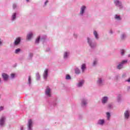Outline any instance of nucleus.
Segmentation results:
<instances>
[{"label":"nucleus","mask_w":130,"mask_h":130,"mask_svg":"<svg viewBox=\"0 0 130 130\" xmlns=\"http://www.w3.org/2000/svg\"><path fill=\"white\" fill-rule=\"evenodd\" d=\"M50 88L49 87L47 86L46 89L45 93L47 96H48V97H51V94H50Z\"/></svg>","instance_id":"obj_1"},{"label":"nucleus","mask_w":130,"mask_h":130,"mask_svg":"<svg viewBox=\"0 0 130 130\" xmlns=\"http://www.w3.org/2000/svg\"><path fill=\"white\" fill-rule=\"evenodd\" d=\"M127 62V60H123L121 62V63L119 64L118 66H117V68L119 70H120L121 69H122V66H123V64Z\"/></svg>","instance_id":"obj_2"},{"label":"nucleus","mask_w":130,"mask_h":130,"mask_svg":"<svg viewBox=\"0 0 130 130\" xmlns=\"http://www.w3.org/2000/svg\"><path fill=\"white\" fill-rule=\"evenodd\" d=\"M6 120V117H2L0 119V125L2 126L5 124V121Z\"/></svg>","instance_id":"obj_3"},{"label":"nucleus","mask_w":130,"mask_h":130,"mask_svg":"<svg viewBox=\"0 0 130 130\" xmlns=\"http://www.w3.org/2000/svg\"><path fill=\"white\" fill-rule=\"evenodd\" d=\"M2 77L3 78L4 80H5V81H8V79H9V76L7 75V74L6 73L2 74Z\"/></svg>","instance_id":"obj_4"},{"label":"nucleus","mask_w":130,"mask_h":130,"mask_svg":"<svg viewBox=\"0 0 130 130\" xmlns=\"http://www.w3.org/2000/svg\"><path fill=\"white\" fill-rule=\"evenodd\" d=\"M21 42V38H17L14 41V45H18Z\"/></svg>","instance_id":"obj_5"},{"label":"nucleus","mask_w":130,"mask_h":130,"mask_svg":"<svg viewBox=\"0 0 130 130\" xmlns=\"http://www.w3.org/2000/svg\"><path fill=\"white\" fill-rule=\"evenodd\" d=\"M47 77H48V70L46 69L44 73L43 77L44 79H46Z\"/></svg>","instance_id":"obj_6"},{"label":"nucleus","mask_w":130,"mask_h":130,"mask_svg":"<svg viewBox=\"0 0 130 130\" xmlns=\"http://www.w3.org/2000/svg\"><path fill=\"white\" fill-rule=\"evenodd\" d=\"M32 120L29 119L28 122V126L29 130H31V127H32Z\"/></svg>","instance_id":"obj_7"},{"label":"nucleus","mask_w":130,"mask_h":130,"mask_svg":"<svg viewBox=\"0 0 130 130\" xmlns=\"http://www.w3.org/2000/svg\"><path fill=\"white\" fill-rule=\"evenodd\" d=\"M32 36H33V34L32 32H30L27 35L26 39L27 40H30L31 38H32Z\"/></svg>","instance_id":"obj_8"},{"label":"nucleus","mask_w":130,"mask_h":130,"mask_svg":"<svg viewBox=\"0 0 130 130\" xmlns=\"http://www.w3.org/2000/svg\"><path fill=\"white\" fill-rule=\"evenodd\" d=\"M85 10H86V7L82 6L81 8V9L80 10V14L83 15L84 14V12L85 11Z\"/></svg>","instance_id":"obj_9"},{"label":"nucleus","mask_w":130,"mask_h":130,"mask_svg":"<svg viewBox=\"0 0 130 130\" xmlns=\"http://www.w3.org/2000/svg\"><path fill=\"white\" fill-rule=\"evenodd\" d=\"M125 118H128L129 116V112L128 111H126L124 113Z\"/></svg>","instance_id":"obj_10"},{"label":"nucleus","mask_w":130,"mask_h":130,"mask_svg":"<svg viewBox=\"0 0 130 130\" xmlns=\"http://www.w3.org/2000/svg\"><path fill=\"white\" fill-rule=\"evenodd\" d=\"M107 100H108V98H107V96H105L103 98L102 103L104 104L106 103V101H107Z\"/></svg>","instance_id":"obj_11"},{"label":"nucleus","mask_w":130,"mask_h":130,"mask_svg":"<svg viewBox=\"0 0 130 130\" xmlns=\"http://www.w3.org/2000/svg\"><path fill=\"white\" fill-rule=\"evenodd\" d=\"M114 3L115 4L116 6H121V3L118 0L115 1Z\"/></svg>","instance_id":"obj_12"},{"label":"nucleus","mask_w":130,"mask_h":130,"mask_svg":"<svg viewBox=\"0 0 130 130\" xmlns=\"http://www.w3.org/2000/svg\"><path fill=\"white\" fill-rule=\"evenodd\" d=\"M83 83H84V81L79 82L77 84L78 87H82V86H83Z\"/></svg>","instance_id":"obj_13"},{"label":"nucleus","mask_w":130,"mask_h":130,"mask_svg":"<svg viewBox=\"0 0 130 130\" xmlns=\"http://www.w3.org/2000/svg\"><path fill=\"white\" fill-rule=\"evenodd\" d=\"M81 69L83 72H84L85 70L86 69V64H83L81 67Z\"/></svg>","instance_id":"obj_14"},{"label":"nucleus","mask_w":130,"mask_h":130,"mask_svg":"<svg viewBox=\"0 0 130 130\" xmlns=\"http://www.w3.org/2000/svg\"><path fill=\"white\" fill-rule=\"evenodd\" d=\"M99 124H101V125H103L104 124V120H100L98 122Z\"/></svg>","instance_id":"obj_15"},{"label":"nucleus","mask_w":130,"mask_h":130,"mask_svg":"<svg viewBox=\"0 0 130 130\" xmlns=\"http://www.w3.org/2000/svg\"><path fill=\"white\" fill-rule=\"evenodd\" d=\"M87 42L88 43H89L90 46H91V47H93V45H92V44H91V41H90V39H89V38H87Z\"/></svg>","instance_id":"obj_16"},{"label":"nucleus","mask_w":130,"mask_h":130,"mask_svg":"<svg viewBox=\"0 0 130 130\" xmlns=\"http://www.w3.org/2000/svg\"><path fill=\"white\" fill-rule=\"evenodd\" d=\"M93 34L96 39H98V34L97 33V31H94L93 32Z\"/></svg>","instance_id":"obj_17"},{"label":"nucleus","mask_w":130,"mask_h":130,"mask_svg":"<svg viewBox=\"0 0 130 130\" xmlns=\"http://www.w3.org/2000/svg\"><path fill=\"white\" fill-rule=\"evenodd\" d=\"M68 56H69V53L66 52L64 53V58H67Z\"/></svg>","instance_id":"obj_18"},{"label":"nucleus","mask_w":130,"mask_h":130,"mask_svg":"<svg viewBox=\"0 0 130 130\" xmlns=\"http://www.w3.org/2000/svg\"><path fill=\"white\" fill-rule=\"evenodd\" d=\"M40 40V37H38V38L36 40V43H39V41Z\"/></svg>","instance_id":"obj_19"},{"label":"nucleus","mask_w":130,"mask_h":130,"mask_svg":"<svg viewBox=\"0 0 130 130\" xmlns=\"http://www.w3.org/2000/svg\"><path fill=\"white\" fill-rule=\"evenodd\" d=\"M21 51V49L20 48H18L15 50V53H19Z\"/></svg>","instance_id":"obj_20"},{"label":"nucleus","mask_w":130,"mask_h":130,"mask_svg":"<svg viewBox=\"0 0 130 130\" xmlns=\"http://www.w3.org/2000/svg\"><path fill=\"white\" fill-rule=\"evenodd\" d=\"M75 73H76V74H80V70H79L78 69H75Z\"/></svg>","instance_id":"obj_21"},{"label":"nucleus","mask_w":130,"mask_h":130,"mask_svg":"<svg viewBox=\"0 0 130 130\" xmlns=\"http://www.w3.org/2000/svg\"><path fill=\"white\" fill-rule=\"evenodd\" d=\"M98 84L99 85H101V84H102V80H101V79H99Z\"/></svg>","instance_id":"obj_22"},{"label":"nucleus","mask_w":130,"mask_h":130,"mask_svg":"<svg viewBox=\"0 0 130 130\" xmlns=\"http://www.w3.org/2000/svg\"><path fill=\"white\" fill-rule=\"evenodd\" d=\"M115 19H116L117 20H120V16L116 15L115 16Z\"/></svg>","instance_id":"obj_23"},{"label":"nucleus","mask_w":130,"mask_h":130,"mask_svg":"<svg viewBox=\"0 0 130 130\" xmlns=\"http://www.w3.org/2000/svg\"><path fill=\"white\" fill-rule=\"evenodd\" d=\"M66 80H70L71 79V76L67 75L66 77Z\"/></svg>","instance_id":"obj_24"},{"label":"nucleus","mask_w":130,"mask_h":130,"mask_svg":"<svg viewBox=\"0 0 130 130\" xmlns=\"http://www.w3.org/2000/svg\"><path fill=\"white\" fill-rule=\"evenodd\" d=\"M107 115L108 119H109V118H110V113H109V112H107Z\"/></svg>","instance_id":"obj_25"},{"label":"nucleus","mask_w":130,"mask_h":130,"mask_svg":"<svg viewBox=\"0 0 130 130\" xmlns=\"http://www.w3.org/2000/svg\"><path fill=\"white\" fill-rule=\"evenodd\" d=\"M16 19V13H14L12 16V20H15Z\"/></svg>","instance_id":"obj_26"},{"label":"nucleus","mask_w":130,"mask_h":130,"mask_svg":"<svg viewBox=\"0 0 130 130\" xmlns=\"http://www.w3.org/2000/svg\"><path fill=\"white\" fill-rule=\"evenodd\" d=\"M28 83L29 84L31 83V76H28Z\"/></svg>","instance_id":"obj_27"},{"label":"nucleus","mask_w":130,"mask_h":130,"mask_svg":"<svg viewBox=\"0 0 130 130\" xmlns=\"http://www.w3.org/2000/svg\"><path fill=\"white\" fill-rule=\"evenodd\" d=\"M121 55H124V50H121Z\"/></svg>","instance_id":"obj_28"},{"label":"nucleus","mask_w":130,"mask_h":130,"mask_svg":"<svg viewBox=\"0 0 130 130\" xmlns=\"http://www.w3.org/2000/svg\"><path fill=\"white\" fill-rule=\"evenodd\" d=\"M11 78H12V79H14V78H15V74H11Z\"/></svg>","instance_id":"obj_29"},{"label":"nucleus","mask_w":130,"mask_h":130,"mask_svg":"<svg viewBox=\"0 0 130 130\" xmlns=\"http://www.w3.org/2000/svg\"><path fill=\"white\" fill-rule=\"evenodd\" d=\"M86 104H87V102H86L85 101H83L82 102V105H86Z\"/></svg>","instance_id":"obj_30"},{"label":"nucleus","mask_w":130,"mask_h":130,"mask_svg":"<svg viewBox=\"0 0 130 130\" xmlns=\"http://www.w3.org/2000/svg\"><path fill=\"white\" fill-rule=\"evenodd\" d=\"M3 109H4V107L1 106V107H0V111H2V110H3Z\"/></svg>","instance_id":"obj_31"},{"label":"nucleus","mask_w":130,"mask_h":130,"mask_svg":"<svg viewBox=\"0 0 130 130\" xmlns=\"http://www.w3.org/2000/svg\"><path fill=\"white\" fill-rule=\"evenodd\" d=\"M96 63H97V61H94V62H93V66H95V64H96Z\"/></svg>","instance_id":"obj_32"},{"label":"nucleus","mask_w":130,"mask_h":130,"mask_svg":"<svg viewBox=\"0 0 130 130\" xmlns=\"http://www.w3.org/2000/svg\"><path fill=\"white\" fill-rule=\"evenodd\" d=\"M47 3H48V1H46V2H45V6H46Z\"/></svg>","instance_id":"obj_33"},{"label":"nucleus","mask_w":130,"mask_h":130,"mask_svg":"<svg viewBox=\"0 0 130 130\" xmlns=\"http://www.w3.org/2000/svg\"><path fill=\"white\" fill-rule=\"evenodd\" d=\"M109 108H111V105H109Z\"/></svg>","instance_id":"obj_34"},{"label":"nucleus","mask_w":130,"mask_h":130,"mask_svg":"<svg viewBox=\"0 0 130 130\" xmlns=\"http://www.w3.org/2000/svg\"><path fill=\"white\" fill-rule=\"evenodd\" d=\"M127 82H130V78H129L127 80Z\"/></svg>","instance_id":"obj_35"},{"label":"nucleus","mask_w":130,"mask_h":130,"mask_svg":"<svg viewBox=\"0 0 130 130\" xmlns=\"http://www.w3.org/2000/svg\"><path fill=\"white\" fill-rule=\"evenodd\" d=\"M125 36V35H123V38H124Z\"/></svg>","instance_id":"obj_36"},{"label":"nucleus","mask_w":130,"mask_h":130,"mask_svg":"<svg viewBox=\"0 0 130 130\" xmlns=\"http://www.w3.org/2000/svg\"><path fill=\"white\" fill-rule=\"evenodd\" d=\"M2 44V42L1 41V39H0V45Z\"/></svg>","instance_id":"obj_37"},{"label":"nucleus","mask_w":130,"mask_h":130,"mask_svg":"<svg viewBox=\"0 0 130 130\" xmlns=\"http://www.w3.org/2000/svg\"><path fill=\"white\" fill-rule=\"evenodd\" d=\"M128 90H130V86H129V87L128 88Z\"/></svg>","instance_id":"obj_38"},{"label":"nucleus","mask_w":130,"mask_h":130,"mask_svg":"<svg viewBox=\"0 0 130 130\" xmlns=\"http://www.w3.org/2000/svg\"><path fill=\"white\" fill-rule=\"evenodd\" d=\"M21 130H23V128H22V127H21Z\"/></svg>","instance_id":"obj_39"},{"label":"nucleus","mask_w":130,"mask_h":130,"mask_svg":"<svg viewBox=\"0 0 130 130\" xmlns=\"http://www.w3.org/2000/svg\"><path fill=\"white\" fill-rule=\"evenodd\" d=\"M26 2H29V0H26Z\"/></svg>","instance_id":"obj_40"},{"label":"nucleus","mask_w":130,"mask_h":130,"mask_svg":"<svg viewBox=\"0 0 130 130\" xmlns=\"http://www.w3.org/2000/svg\"><path fill=\"white\" fill-rule=\"evenodd\" d=\"M128 56H129V57H130V54H129V55H128Z\"/></svg>","instance_id":"obj_41"},{"label":"nucleus","mask_w":130,"mask_h":130,"mask_svg":"<svg viewBox=\"0 0 130 130\" xmlns=\"http://www.w3.org/2000/svg\"><path fill=\"white\" fill-rule=\"evenodd\" d=\"M14 9H15V6L13 7Z\"/></svg>","instance_id":"obj_42"}]
</instances>
